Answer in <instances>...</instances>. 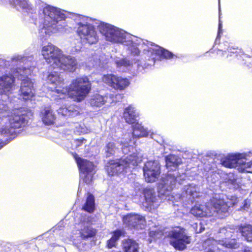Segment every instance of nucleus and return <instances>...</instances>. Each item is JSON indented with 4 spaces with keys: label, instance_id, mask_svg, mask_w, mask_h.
I'll return each mask as SVG.
<instances>
[{
    "label": "nucleus",
    "instance_id": "obj_1",
    "mask_svg": "<svg viewBox=\"0 0 252 252\" xmlns=\"http://www.w3.org/2000/svg\"><path fill=\"white\" fill-rule=\"evenodd\" d=\"M165 166L168 170L167 175L162 177L158 184V189L159 194L165 196V199L173 203L187 202L186 204L196 201L195 198L200 196L199 189L195 185L191 184L184 188L182 194H170L171 191L175 186L176 182H179V177L175 170L182 163V158H165Z\"/></svg>",
    "mask_w": 252,
    "mask_h": 252
},
{
    "label": "nucleus",
    "instance_id": "obj_2",
    "mask_svg": "<svg viewBox=\"0 0 252 252\" xmlns=\"http://www.w3.org/2000/svg\"><path fill=\"white\" fill-rule=\"evenodd\" d=\"M51 89L55 93L53 97L57 102L70 97L74 101L80 102L91 92L92 84L87 76H83L72 80L69 87L65 85L63 80Z\"/></svg>",
    "mask_w": 252,
    "mask_h": 252
},
{
    "label": "nucleus",
    "instance_id": "obj_3",
    "mask_svg": "<svg viewBox=\"0 0 252 252\" xmlns=\"http://www.w3.org/2000/svg\"><path fill=\"white\" fill-rule=\"evenodd\" d=\"M235 202L228 200L223 194H215L206 204H196L190 210V213L197 217L211 216L214 213L218 214L226 213Z\"/></svg>",
    "mask_w": 252,
    "mask_h": 252
},
{
    "label": "nucleus",
    "instance_id": "obj_4",
    "mask_svg": "<svg viewBox=\"0 0 252 252\" xmlns=\"http://www.w3.org/2000/svg\"><path fill=\"white\" fill-rule=\"evenodd\" d=\"M233 228L225 226L220 228L216 239L210 238L205 240L202 245L205 252H223L218 246L220 245L227 248L236 249L239 244L235 238L230 239L232 237Z\"/></svg>",
    "mask_w": 252,
    "mask_h": 252
},
{
    "label": "nucleus",
    "instance_id": "obj_5",
    "mask_svg": "<svg viewBox=\"0 0 252 252\" xmlns=\"http://www.w3.org/2000/svg\"><path fill=\"white\" fill-rule=\"evenodd\" d=\"M137 158H116L110 160L106 166L109 176L127 172L138 165Z\"/></svg>",
    "mask_w": 252,
    "mask_h": 252
},
{
    "label": "nucleus",
    "instance_id": "obj_6",
    "mask_svg": "<svg viewBox=\"0 0 252 252\" xmlns=\"http://www.w3.org/2000/svg\"><path fill=\"white\" fill-rule=\"evenodd\" d=\"M170 244L177 250L183 251L191 242V236L183 227H176L168 233Z\"/></svg>",
    "mask_w": 252,
    "mask_h": 252
},
{
    "label": "nucleus",
    "instance_id": "obj_7",
    "mask_svg": "<svg viewBox=\"0 0 252 252\" xmlns=\"http://www.w3.org/2000/svg\"><path fill=\"white\" fill-rule=\"evenodd\" d=\"M80 171V177L87 184H90L96 172V166L87 158H75Z\"/></svg>",
    "mask_w": 252,
    "mask_h": 252
},
{
    "label": "nucleus",
    "instance_id": "obj_8",
    "mask_svg": "<svg viewBox=\"0 0 252 252\" xmlns=\"http://www.w3.org/2000/svg\"><path fill=\"white\" fill-rule=\"evenodd\" d=\"M77 33L81 40L86 43L93 44L98 40V37L94 27L90 24H77Z\"/></svg>",
    "mask_w": 252,
    "mask_h": 252
},
{
    "label": "nucleus",
    "instance_id": "obj_9",
    "mask_svg": "<svg viewBox=\"0 0 252 252\" xmlns=\"http://www.w3.org/2000/svg\"><path fill=\"white\" fill-rule=\"evenodd\" d=\"M41 54L46 63L54 68L57 66V63L63 54V52L58 47L49 43L42 47Z\"/></svg>",
    "mask_w": 252,
    "mask_h": 252
},
{
    "label": "nucleus",
    "instance_id": "obj_10",
    "mask_svg": "<svg viewBox=\"0 0 252 252\" xmlns=\"http://www.w3.org/2000/svg\"><path fill=\"white\" fill-rule=\"evenodd\" d=\"M45 14L44 24L48 28H54L59 21L64 20L65 15L57 8L48 6L44 10Z\"/></svg>",
    "mask_w": 252,
    "mask_h": 252
},
{
    "label": "nucleus",
    "instance_id": "obj_11",
    "mask_svg": "<svg viewBox=\"0 0 252 252\" xmlns=\"http://www.w3.org/2000/svg\"><path fill=\"white\" fill-rule=\"evenodd\" d=\"M144 176L148 183L156 182L160 174V165L157 160H149L145 163L143 167Z\"/></svg>",
    "mask_w": 252,
    "mask_h": 252
},
{
    "label": "nucleus",
    "instance_id": "obj_12",
    "mask_svg": "<svg viewBox=\"0 0 252 252\" xmlns=\"http://www.w3.org/2000/svg\"><path fill=\"white\" fill-rule=\"evenodd\" d=\"M90 219L87 218V220H81V222L79 224L80 225V229L79 231V238L77 240L74 239L73 243L78 249H81L82 245L83 243L82 242V240H86L88 238L92 237L95 235V230L91 227V224L89 222Z\"/></svg>",
    "mask_w": 252,
    "mask_h": 252
},
{
    "label": "nucleus",
    "instance_id": "obj_13",
    "mask_svg": "<svg viewBox=\"0 0 252 252\" xmlns=\"http://www.w3.org/2000/svg\"><path fill=\"white\" fill-rule=\"evenodd\" d=\"M102 80L105 84L117 90H123L129 84L127 79L113 74L104 75L102 77Z\"/></svg>",
    "mask_w": 252,
    "mask_h": 252
},
{
    "label": "nucleus",
    "instance_id": "obj_14",
    "mask_svg": "<svg viewBox=\"0 0 252 252\" xmlns=\"http://www.w3.org/2000/svg\"><path fill=\"white\" fill-rule=\"evenodd\" d=\"M124 224L130 228L143 229L146 225L145 218L137 214H128L123 217Z\"/></svg>",
    "mask_w": 252,
    "mask_h": 252
},
{
    "label": "nucleus",
    "instance_id": "obj_15",
    "mask_svg": "<svg viewBox=\"0 0 252 252\" xmlns=\"http://www.w3.org/2000/svg\"><path fill=\"white\" fill-rule=\"evenodd\" d=\"M54 68L59 69L68 72H74L77 67V62L74 57L62 55Z\"/></svg>",
    "mask_w": 252,
    "mask_h": 252
},
{
    "label": "nucleus",
    "instance_id": "obj_16",
    "mask_svg": "<svg viewBox=\"0 0 252 252\" xmlns=\"http://www.w3.org/2000/svg\"><path fill=\"white\" fill-rule=\"evenodd\" d=\"M242 158H221L220 162L223 166L228 168H236L241 164L243 171L252 173V162H242Z\"/></svg>",
    "mask_w": 252,
    "mask_h": 252
},
{
    "label": "nucleus",
    "instance_id": "obj_17",
    "mask_svg": "<svg viewBox=\"0 0 252 252\" xmlns=\"http://www.w3.org/2000/svg\"><path fill=\"white\" fill-rule=\"evenodd\" d=\"M98 28L100 32L105 36L107 41L114 43L119 41V32L113 26L101 23Z\"/></svg>",
    "mask_w": 252,
    "mask_h": 252
},
{
    "label": "nucleus",
    "instance_id": "obj_18",
    "mask_svg": "<svg viewBox=\"0 0 252 252\" xmlns=\"http://www.w3.org/2000/svg\"><path fill=\"white\" fill-rule=\"evenodd\" d=\"M19 96L25 101L32 100L35 96L33 84L30 79H23L22 81Z\"/></svg>",
    "mask_w": 252,
    "mask_h": 252
},
{
    "label": "nucleus",
    "instance_id": "obj_19",
    "mask_svg": "<svg viewBox=\"0 0 252 252\" xmlns=\"http://www.w3.org/2000/svg\"><path fill=\"white\" fill-rule=\"evenodd\" d=\"M26 115L17 111L8 116V122L11 128L18 129L25 126L27 123Z\"/></svg>",
    "mask_w": 252,
    "mask_h": 252
},
{
    "label": "nucleus",
    "instance_id": "obj_20",
    "mask_svg": "<svg viewBox=\"0 0 252 252\" xmlns=\"http://www.w3.org/2000/svg\"><path fill=\"white\" fill-rule=\"evenodd\" d=\"M143 193L145 197V201L143 203L144 206L150 210L154 209L158 206L157 202L158 198L153 188L147 187L143 189Z\"/></svg>",
    "mask_w": 252,
    "mask_h": 252
},
{
    "label": "nucleus",
    "instance_id": "obj_21",
    "mask_svg": "<svg viewBox=\"0 0 252 252\" xmlns=\"http://www.w3.org/2000/svg\"><path fill=\"white\" fill-rule=\"evenodd\" d=\"M40 116L43 123L47 126L53 125L55 123L56 115L51 106L45 107L40 112Z\"/></svg>",
    "mask_w": 252,
    "mask_h": 252
},
{
    "label": "nucleus",
    "instance_id": "obj_22",
    "mask_svg": "<svg viewBox=\"0 0 252 252\" xmlns=\"http://www.w3.org/2000/svg\"><path fill=\"white\" fill-rule=\"evenodd\" d=\"M15 77L12 74H5L0 77V90L10 92L14 86Z\"/></svg>",
    "mask_w": 252,
    "mask_h": 252
},
{
    "label": "nucleus",
    "instance_id": "obj_23",
    "mask_svg": "<svg viewBox=\"0 0 252 252\" xmlns=\"http://www.w3.org/2000/svg\"><path fill=\"white\" fill-rule=\"evenodd\" d=\"M227 227L233 228V229L231 230L232 232V234L234 233L235 231L237 232L239 231L246 241L248 242H252V225L250 224L238 226L229 225L227 226Z\"/></svg>",
    "mask_w": 252,
    "mask_h": 252
},
{
    "label": "nucleus",
    "instance_id": "obj_24",
    "mask_svg": "<svg viewBox=\"0 0 252 252\" xmlns=\"http://www.w3.org/2000/svg\"><path fill=\"white\" fill-rule=\"evenodd\" d=\"M138 114L136 112L134 108L131 105H129L126 107L123 113V117L126 121L128 124H133L137 121V118Z\"/></svg>",
    "mask_w": 252,
    "mask_h": 252
},
{
    "label": "nucleus",
    "instance_id": "obj_25",
    "mask_svg": "<svg viewBox=\"0 0 252 252\" xmlns=\"http://www.w3.org/2000/svg\"><path fill=\"white\" fill-rule=\"evenodd\" d=\"M206 156L208 158H252V150L248 153H229L227 156L218 154L215 151H209Z\"/></svg>",
    "mask_w": 252,
    "mask_h": 252
},
{
    "label": "nucleus",
    "instance_id": "obj_26",
    "mask_svg": "<svg viewBox=\"0 0 252 252\" xmlns=\"http://www.w3.org/2000/svg\"><path fill=\"white\" fill-rule=\"evenodd\" d=\"M225 183L229 189H235L239 187L241 179L238 175L233 173H229L225 177Z\"/></svg>",
    "mask_w": 252,
    "mask_h": 252
},
{
    "label": "nucleus",
    "instance_id": "obj_27",
    "mask_svg": "<svg viewBox=\"0 0 252 252\" xmlns=\"http://www.w3.org/2000/svg\"><path fill=\"white\" fill-rule=\"evenodd\" d=\"M133 137L135 138L146 137L148 135V132L141 125L136 123L132 127Z\"/></svg>",
    "mask_w": 252,
    "mask_h": 252
},
{
    "label": "nucleus",
    "instance_id": "obj_28",
    "mask_svg": "<svg viewBox=\"0 0 252 252\" xmlns=\"http://www.w3.org/2000/svg\"><path fill=\"white\" fill-rule=\"evenodd\" d=\"M106 102L103 96L98 94H94L89 100V103L92 107H99L103 105Z\"/></svg>",
    "mask_w": 252,
    "mask_h": 252
},
{
    "label": "nucleus",
    "instance_id": "obj_29",
    "mask_svg": "<svg viewBox=\"0 0 252 252\" xmlns=\"http://www.w3.org/2000/svg\"><path fill=\"white\" fill-rule=\"evenodd\" d=\"M155 53L156 55L158 56L161 58L169 60L178 57L174 55L173 53L170 51L164 49L163 47L158 46V48L154 50Z\"/></svg>",
    "mask_w": 252,
    "mask_h": 252
},
{
    "label": "nucleus",
    "instance_id": "obj_30",
    "mask_svg": "<svg viewBox=\"0 0 252 252\" xmlns=\"http://www.w3.org/2000/svg\"><path fill=\"white\" fill-rule=\"evenodd\" d=\"M123 248L125 252H139V245L134 240H126L123 242Z\"/></svg>",
    "mask_w": 252,
    "mask_h": 252
},
{
    "label": "nucleus",
    "instance_id": "obj_31",
    "mask_svg": "<svg viewBox=\"0 0 252 252\" xmlns=\"http://www.w3.org/2000/svg\"><path fill=\"white\" fill-rule=\"evenodd\" d=\"M95 200L93 195L88 194L86 202L83 206L82 209L89 213H92L95 209Z\"/></svg>",
    "mask_w": 252,
    "mask_h": 252
},
{
    "label": "nucleus",
    "instance_id": "obj_32",
    "mask_svg": "<svg viewBox=\"0 0 252 252\" xmlns=\"http://www.w3.org/2000/svg\"><path fill=\"white\" fill-rule=\"evenodd\" d=\"M123 234L121 230H116L113 232L112 237L107 241V245L108 248L111 249L115 247L117 241L119 239L121 236Z\"/></svg>",
    "mask_w": 252,
    "mask_h": 252
},
{
    "label": "nucleus",
    "instance_id": "obj_33",
    "mask_svg": "<svg viewBox=\"0 0 252 252\" xmlns=\"http://www.w3.org/2000/svg\"><path fill=\"white\" fill-rule=\"evenodd\" d=\"M63 79L61 77L58 72L50 73L47 76V81L48 83L53 85V86L63 81Z\"/></svg>",
    "mask_w": 252,
    "mask_h": 252
},
{
    "label": "nucleus",
    "instance_id": "obj_34",
    "mask_svg": "<svg viewBox=\"0 0 252 252\" xmlns=\"http://www.w3.org/2000/svg\"><path fill=\"white\" fill-rule=\"evenodd\" d=\"M115 144L114 142H109L107 143L105 147V153L107 157L114 155L116 150Z\"/></svg>",
    "mask_w": 252,
    "mask_h": 252
},
{
    "label": "nucleus",
    "instance_id": "obj_35",
    "mask_svg": "<svg viewBox=\"0 0 252 252\" xmlns=\"http://www.w3.org/2000/svg\"><path fill=\"white\" fill-rule=\"evenodd\" d=\"M133 150L136 151L135 148L132 146L125 147L123 149V152L125 155H127L126 158H137L136 153L134 152Z\"/></svg>",
    "mask_w": 252,
    "mask_h": 252
},
{
    "label": "nucleus",
    "instance_id": "obj_36",
    "mask_svg": "<svg viewBox=\"0 0 252 252\" xmlns=\"http://www.w3.org/2000/svg\"><path fill=\"white\" fill-rule=\"evenodd\" d=\"M68 108L69 112L70 113V117L79 115L81 110V107L76 104H71L68 106Z\"/></svg>",
    "mask_w": 252,
    "mask_h": 252
},
{
    "label": "nucleus",
    "instance_id": "obj_37",
    "mask_svg": "<svg viewBox=\"0 0 252 252\" xmlns=\"http://www.w3.org/2000/svg\"><path fill=\"white\" fill-rule=\"evenodd\" d=\"M58 113L62 115L67 117H70V113H69L68 111V107H61L59 108L58 110Z\"/></svg>",
    "mask_w": 252,
    "mask_h": 252
},
{
    "label": "nucleus",
    "instance_id": "obj_38",
    "mask_svg": "<svg viewBox=\"0 0 252 252\" xmlns=\"http://www.w3.org/2000/svg\"><path fill=\"white\" fill-rule=\"evenodd\" d=\"M87 139L84 138H77L74 140V142L75 144V148H78L82 146L83 144L87 142Z\"/></svg>",
    "mask_w": 252,
    "mask_h": 252
},
{
    "label": "nucleus",
    "instance_id": "obj_39",
    "mask_svg": "<svg viewBox=\"0 0 252 252\" xmlns=\"http://www.w3.org/2000/svg\"><path fill=\"white\" fill-rule=\"evenodd\" d=\"M205 170L207 171L209 173V174H211L213 172V171H211L212 170H213V167L212 166L211 167H207L206 166H205Z\"/></svg>",
    "mask_w": 252,
    "mask_h": 252
},
{
    "label": "nucleus",
    "instance_id": "obj_40",
    "mask_svg": "<svg viewBox=\"0 0 252 252\" xmlns=\"http://www.w3.org/2000/svg\"><path fill=\"white\" fill-rule=\"evenodd\" d=\"M221 27H222V24L220 21L219 24V30H218V34H220V32H222L221 31Z\"/></svg>",
    "mask_w": 252,
    "mask_h": 252
},
{
    "label": "nucleus",
    "instance_id": "obj_41",
    "mask_svg": "<svg viewBox=\"0 0 252 252\" xmlns=\"http://www.w3.org/2000/svg\"><path fill=\"white\" fill-rule=\"evenodd\" d=\"M6 145V143L0 140V149Z\"/></svg>",
    "mask_w": 252,
    "mask_h": 252
},
{
    "label": "nucleus",
    "instance_id": "obj_42",
    "mask_svg": "<svg viewBox=\"0 0 252 252\" xmlns=\"http://www.w3.org/2000/svg\"><path fill=\"white\" fill-rule=\"evenodd\" d=\"M200 229H199V230L198 231L197 230H196V233H201L202 230L204 229L203 228H202V226H201V224L200 223Z\"/></svg>",
    "mask_w": 252,
    "mask_h": 252
},
{
    "label": "nucleus",
    "instance_id": "obj_43",
    "mask_svg": "<svg viewBox=\"0 0 252 252\" xmlns=\"http://www.w3.org/2000/svg\"><path fill=\"white\" fill-rule=\"evenodd\" d=\"M4 131V132H5V133H6V130L5 128L3 129L2 130V132H3Z\"/></svg>",
    "mask_w": 252,
    "mask_h": 252
},
{
    "label": "nucleus",
    "instance_id": "obj_44",
    "mask_svg": "<svg viewBox=\"0 0 252 252\" xmlns=\"http://www.w3.org/2000/svg\"><path fill=\"white\" fill-rule=\"evenodd\" d=\"M170 156H171L168 155V156H166V157H165V158H171V157H170Z\"/></svg>",
    "mask_w": 252,
    "mask_h": 252
},
{
    "label": "nucleus",
    "instance_id": "obj_45",
    "mask_svg": "<svg viewBox=\"0 0 252 252\" xmlns=\"http://www.w3.org/2000/svg\"><path fill=\"white\" fill-rule=\"evenodd\" d=\"M74 158H78V157H77V155H76L74 156Z\"/></svg>",
    "mask_w": 252,
    "mask_h": 252
},
{
    "label": "nucleus",
    "instance_id": "obj_46",
    "mask_svg": "<svg viewBox=\"0 0 252 252\" xmlns=\"http://www.w3.org/2000/svg\"><path fill=\"white\" fill-rule=\"evenodd\" d=\"M216 181V180H214V181H212L213 182L215 183Z\"/></svg>",
    "mask_w": 252,
    "mask_h": 252
},
{
    "label": "nucleus",
    "instance_id": "obj_47",
    "mask_svg": "<svg viewBox=\"0 0 252 252\" xmlns=\"http://www.w3.org/2000/svg\"><path fill=\"white\" fill-rule=\"evenodd\" d=\"M251 196L252 197V191L251 193Z\"/></svg>",
    "mask_w": 252,
    "mask_h": 252
},
{
    "label": "nucleus",
    "instance_id": "obj_48",
    "mask_svg": "<svg viewBox=\"0 0 252 252\" xmlns=\"http://www.w3.org/2000/svg\"><path fill=\"white\" fill-rule=\"evenodd\" d=\"M150 235H151V234H152V232H150Z\"/></svg>",
    "mask_w": 252,
    "mask_h": 252
}]
</instances>
